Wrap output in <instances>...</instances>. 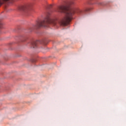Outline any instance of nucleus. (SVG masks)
Wrapping results in <instances>:
<instances>
[{"instance_id":"2","label":"nucleus","mask_w":126,"mask_h":126,"mask_svg":"<svg viewBox=\"0 0 126 126\" xmlns=\"http://www.w3.org/2000/svg\"><path fill=\"white\" fill-rule=\"evenodd\" d=\"M37 44H38V41H32L31 43V48H33V49L37 48Z\"/></svg>"},{"instance_id":"3","label":"nucleus","mask_w":126,"mask_h":126,"mask_svg":"<svg viewBox=\"0 0 126 126\" xmlns=\"http://www.w3.org/2000/svg\"><path fill=\"white\" fill-rule=\"evenodd\" d=\"M30 8V6L29 5L23 6L21 7V10L25 11L26 10H28Z\"/></svg>"},{"instance_id":"4","label":"nucleus","mask_w":126,"mask_h":126,"mask_svg":"<svg viewBox=\"0 0 126 126\" xmlns=\"http://www.w3.org/2000/svg\"><path fill=\"white\" fill-rule=\"evenodd\" d=\"M2 27V24L0 23V28H1Z\"/></svg>"},{"instance_id":"1","label":"nucleus","mask_w":126,"mask_h":126,"mask_svg":"<svg viewBox=\"0 0 126 126\" xmlns=\"http://www.w3.org/2000/svg\"><path fill=\"white\" fill-rule=\"evenodd\" d=\"M58 11L60 12H64L66 14L65 17L60 21L57 20L51 19L50 14L47 15L44 19L37 22L36 24L33 25L34 29H38L40 27H49V24H53L54 26L57 25V23H59L62 26H66L69 24L74 14V10L69 8L67 6H60L58 7Z\"/></svg>"}]
</instances>
